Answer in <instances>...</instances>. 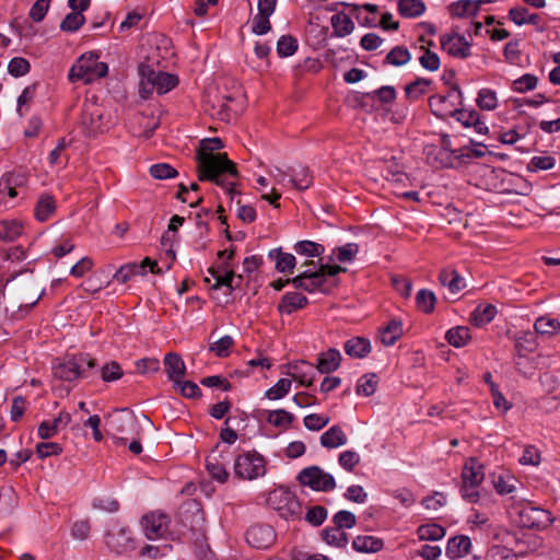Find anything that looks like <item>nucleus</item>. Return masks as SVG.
<instances>
[{
	"mask_svg": "<svg viewBox=\"0 0 560 560\" xmlns=\"http://www.w3.org/2000/svg\"><path fill=\"white\" fill-rule=\"evenodd\" d=\"M223 148L220 138H209L200 141L197 150V172L199 180H209L225 188L226 194L234 198L240 195L233 182H226L228 177H237L238 172L235 164L228 159L226 153H219Z\"/></svg>",
	"mask_w": 560,
	"mask_h": 560,
	"instance_id": "1",
	"label": "nucleus"
},
{
	"mask_svg": "<svg viewBox=\"0 0 560 560\" xmlns=\"http://www.w3.org/2000/svg\"><path fill=\"white\" fill-rule=\"evenodd\" d=\"M108 67L98 61V56L93 52L83 54L71 67L68 78L71 82L82 81L92 83L107 74Z\"/></svg>",
	"mask_w": 560,
	"mask_h": 560,
	"instance_id": "2",
	"label": "nucleus"
},
{
	"mask_svg": "<svg viewBox=\"0 0 560 560\" xmlns=\"http://www.w3.org/2000/svg\"><path fill=\"white\" fill-rule=\"evenodd\" d=\"M112 121L106 110L94 102H86L82 109L80 126L86 137H96L110 128Z\"/></svg>",
	"mask_w": 560,
	"mask_h": 560,
	"instance_id": "3",
	"label": "nucleus"
},
{
	"mask_svg": "<svg viewBox=\"0 0 560 560\" xmlns=\"http://www.w3.org/2000/svg\"><path fill=\"white\" fill-rule=\"evenodd\" d=\"M141 75V92L151 93L155 90L159 94H165L178 84V79L174 74L163 71H156L149 65H141L139 67Z\"/></svg>",
	"mask_w": 560,
	"mask_h": 560,
	"instance_id": "4",
	"label": "nucleus"
},
{
	"mask_svg": "<svg viewBox=\"0 0 560 560\" xmlns=\"http://www.w3.org/2000/svg\"><path fill=\"white\" fill-rule=\"evenodd\" d=\"M485 479L483 466L476 459L469 458L462 471L460 493L463 499L477 502L479 499V486Z\"/></svg>",
	"mask_w": 560,
	"mask_h": 560,
	"instance_id": "5",
	"label": "nucleus"
},
{
	"mask_svg": "<svg viewBox=\"0 0 560 560\" xmlns=\"http://www.w3.org/2000/svg\"><path fill=\"white\" fill-rule=\"evenodd\" d=\"M268 503L284 520H300L302 505L295 494L285 488L275 489L269 493Z\"/></svg>",
	"mask_w": 560,
	"mask_h": 560,
	"instance_id": "6",
	"label": "nucleus"
},
{
	"mask_svg": "<svg viewBox=\"0 0 560 560\" xmlns=\"http://www.w3.org/2000/svg\"><path fill=\"white\" fill-rule=\"evenodd\" d=\"M83 366L93 369L95 360L89 354L67 357L54 365V376L65 382H73L83 376Z\"/></svg>",
	"mask_w": 560,
	"mask_h": 560,
	"instance_id": "7",
	"label": "nucleus"
},
{
	"mask_svg": "<svg viewBox=\"0 0 560 560\" xmlns=\"http://www.w3.org/2000/svg\"><path fill=\"white\" fill-rule=\"evenodd\" d=\"M109 430L116 444H126L129 438L139 435V424L135 415L126 410H120L112 417Z\"/></svg>",
	"mask_w": 560,
	"mask_h": 560,
	"instance_id": "8",
	"label": "nucleus"
},
{
	"mask_svg": "<svg viewBox=\"0 0 560 560\" xmlns=\"http://www.w3.org/2000/svg\"><path fill=\"white\" fill-rule=\"evenodd\" d=\"M235 475L245 480H254L266 474V460L257 452L238 455L234 463Z\"/></svg>",
	"mask_w": 560,
	"mask_h": 560,
	"instance_id": "9",
	"label": "nucleus"
},
{
	"mask_svg": "<svg viewBox=\"0 0 560 560\" xmlns=\"http://www.w3.org/2000/svg\"><path fill=\"white\" fill-rule=\"evenodd\" d=\"M301 485L307 486L315 491H331L336 487L334 477L318 466H311L302 469L298 476Z\"/></svg>",
	"mask_w": 560,
	"mask_h": 560,
	"instance_id": "10",
	"label": "nucleus"
},
{
	"mask_svg": "<svg viewBox=\"0 0 560 560\" xmlns=\"http://www.w3.org/2000/svg\"><path fill=\"white\" fill-rule=\"evenodd\" d=\"M170 522V516L166 513L154 511L142 516L141 527L148 539L156 540L167 534Z\"/></svg>",
	"mask_w": 560,
	"mask_h": 560,
	"instance_id": "11",
	"label": "nucleus"
},
{
	"mask_svg": "<svg viewBox=\"0 0 560 560\" xmlns=\"http://www.w3.org/2000/svg\"><path fill=\"white\" fill-rule=\"evenodd\" d=\"M553 522L550 512L533 505H525L518 511V523L526 528L545 529Z\"/></svg>",
	"mask_w": 560,
	"mask_h": 560,
	"instance_id": "12",
	"label": "nucleus"
},
{
	"mask_svg": "<svg viewBox=\"0 0 560 560\" xmlns=\"http://www.w3.org/2000/svg\"><path fill=\"white\" fill-rule=\"evenodd\" d=\"M460 92H451L445 95H433L429 98V106L434 116L441 119L454 117L457 113V104L460 100Z\"/></svg>",
	"mask_w": 560,
	"mask_h": 560,
	"instance_id": "13",
	"label": "nucleus"
},
{
	"mask_svg": "<svg viewBox=\"0 0 560 560\" xmlns=\"http://www.w3.org/2000/svg\"><path fill=\"white\" fill-rule=\"evenodd\" d=\"M247 542L257 549H266L276 541V533L270 525L256 524L246 532Z\"/></svg>",
	"mask_w": 560,
	"mask_h": 560,
	"instance_id": "14",
	"label": "nucleus"
},
{
	"mask_svg": "<svg viewBox=\"0 0 560 560\" xmlns=\"http://www.w3.org/2000/svg\"><path fill=\"white\" fill-rule=\"evenodd\" d=\"M441 48L450 56L465 59L470 55V45L457 33H446L440 37Z\"/></svg>",
	"mask_w": 560,
	"mask_h": 560,
	"instance_id": "15",
	"label": "nucleus"
},
{
	"mask_svg": "<svg viewBox=\"0 0 560 560\" xmlns=\"http://www.w3.org/2000/svg\"><path fill=\"white\" fill-rule=\"evenodd\" d=\"M230 463L229 451H213L206 458V467L210 476L217 481L223 483L229 478L226 465Z\"/></svg>",
	"mask_w": 560,
	"mask_h": 560,
	"instance_id": "16",
	"label": "nucleus"
},
{
	"mask_svg": "<svg viewBox=\"0 0 560 560\" xmlns=\"http://www.w3.org/2000/svg\"><path fill=\"white\" fill-rule=\"evenodd\" d=\"M291 283L295 289H302L308 293L317 290H324V276L322 272L315 271H303L295 278L291 279Z\"/></svg>",
	"mask_w": 560,
	"mask_h": 560,
	"instance_id": "17",
	"label": "nucleus"
},
{
	"mask_svg": "<svg viewBox=\"0 0 560 560\" xmlns=\"http://www.w3.org/2000/svg\"><path fill=\"white\" fill-rule=\"evenodd\" d=\"M513 539L514 544H510L516 556L534 553L541 547V538L534 534L521 533V535L514 536Z\"/></svg>",
	"mask_w": 560,
	"mask_h": 560,
	"instance_id": "18",
	"label": "nucleus"
},
{
	"mask_svg": "<svg viewBox=\"0 0 560 560\" xmlns=\"http://www.w3.org/2000/svg\"><path fill=\"white\" fill-rule=\"evenodd\" d=\"M312 363L306 361H298L289 364L288 375L292 380L298 381L303 386H311L314 382L316 371Z\"/></svg>",
	"mask_w": 560,
	"mask_h": 560,
	"instance_id": "19",
	"label": "nucleus"
},
{
	"mask_svg": "<svg viewBox=\"0 0 560 560\" xmlns=\"http://www.w3.org/2000/svg\"><path fill=\"white\" fill-rule=\"evenodd\" d=\"M131 541L130 529L115 525L106 534V545L116 552L124 551Z\"/></svg>",
	"mask_w": 560,
	"mask_h": 560,
	"instance_id": "20",
	"label": "nucleus"
},
{
	"mask_svg": "<svg viewBox=\"0 0 560 560\" xmlns=\"http://www.w3.org/2000/svg\"><path fill=\"white\" fill-rule=\"evenodd\" d=\"M307 303L308 300L305 295L298 292H288L281 298V301L278 304V311L281 314L289 315L305 307Z\"/></svg>",
	"mask_w": 560,
	"mask_h": 560,
	"instance_id": "21",
	"label": "nucleus"
},
{
	"mask_svg": "<svg viewBox=\"0 0 560 560\" xmlns=\"http://www.w3.org/2000/svg\"><path fill=\"white\" fill-rule=\"evenodd\" d=\"M164 366L168 378L178 383L186 373V365L179 354L171 352L164 358Z\"/></svg>",
	"mask_w": 560,
	"mask_h": 560,
	"instance_id": "22",
	"label": "nucleus"
},
{
	"mask_svg": "<svg viewBox=\"0 0 560 560\" xmlns=\"http://www.w3.org/2000/svg\"><path fill=\"white\" fill-rule=\"evenodd\" d=\"M471 540L468 536H456L448 540L446 547V555L451 559H458L465 557L470 552Z\"/></svg>",
	"mask_w": 560,
	"mask_h": 560,
	"instance_id": "23",
	"label": "nucleus"
},
{
	"mask_svg": "<svg viewBox=\"0 0 560 560\" xmlns=\"http://www.w3.org/2000/svg\"><path fill=\"white\" fill-rule=\"evenodd\" d=\"M341 361V354L337 349H329L319 354L316 369L320 373H330L338 369Z\"/></svg>",
	"mask_w": 560,
	"mask_h": 560,
	"instance_id": "24",
	"label": "nucleus"
},
{
	"mask_svg": "<svg viewBox=\"0 0 560 560\" xmlns=\"http://www.w3.org/2000/svg\"><path fill=\"white\" fill-rule=\"evenodd\" d=\"M346 433L339 425H332L320 436V444L326 448H337L347 443Z\"/></svg>",
	"mask_w": 560,
	"mask_h": 560,
	"instance_id": "25",
	"label": "nucleus"
},
{
	"mask_svg": "<svg viewBox=\"0 0 560 560\" xmlns=\"http://www.w3.org/2000/svg\"><path fill=\"white\" fill-rule=\"evenodd\" d=\"M440 283L446 287L452 294H457L465 288V280L456 270L444 269L439 276Z\"/></svg>",
	"mask_w": 560,
	"mask_h": 560,
	"instance_id": "26",
	"label": "nucleus"
},
{
	"mask_svg": "<svg viewBox=\"0 0 560 560\" xmlns=\"http://www.w3.org/2000/svg\"><path fill=\"white\" fill-rule=\"evenodd\" d=\"M269 258L276 261V269L282 273H292L296 259L292 254L283 253L280 248L269 252Z\"/></svg>",
	"mask_w": 560,
	"mask_h": 560,
	"instance_id": "27",
	"label": "nucleus"
},
{
	"mask_svg": "<svg viewBox=\"0 0 560 560\" xmlns=\"http://www.w3.org/2000/svg\"><path fill=\"white\" fill-rule=\"evenodd\" d=\"M334 30V35L337 37H345L351 34L354 30V23L351 18L345 12H338L330 19Z\"/></svg>",
	"mask_w": 560,
	"mask_h": 560,
	"instance_id": "28",
	"label": "nucleus"
},
{
	"mask_svg": "<svg viewBox=\"0 0 560 560\" xmlns=\"http://www.w3.org/2000/svg\"><path fill=\"white\" fill-rule=\"evenodd\" d=\"M56 211V200L52 196L44 194L42 195L35 206L34 213L35 218L40 221H47Z\"/></svg>",
	"mask_w": 560,
	"mask_h": 560,
	"instance_id": "29",
	"label": "nucleus"
},
{
	"mask_svg": "<svg viewBox=\"0 0 560 560\" xmlns=\"http://www.w3.org/2000/svg\"><path fill=\"white\" fill-rule=\"evenodd\" d=\"M454 117L465 127H474L480 135L488 132V127L485 122L480 121L479 114L476 110H460L457 108Z\"/></svg>",
	"mask_w": 560,
	"mask_h": 560,
	"instance_id": "30",
	"label": "nucleus"
},
{
	"mask_svg": "<svg viewBox=\"0 0 560 560\" xmlns=\"http://www.w3.org/2000/svg\"><path fill=\"white\" fill-rule=\"evenodd\" d=\"M289 176V182L294 188L299 190H305L310 188L313 183V176L306 166L300 165L298 167L290 168Z\"/></svg>",
	"mask_w": 560,
	"mask_h": 560,
	"instance_id": "31",
	"label": "nucleus"
},
{
	"mask_svg": "<svg viewBox=\"0 0 560 560\" xmlns=\"http://www.w3.org/2000/svg\"><path fill=\"white\" fill-rule=\"evenodd\" d=\"M478 11L475 0H459L448 5L450 14L458 19L475 16Z\"/></svg>",
	"mask_w": 560,
	"mask_h": 560,
	"instance_id": "32",
	"label": "nucleus"
},
{
	"mask_svg": "<svg viewBox=\"0 0 560 560\" xmlns=\"http://www.w3.org/2000/svg\"><path fill=\"white\" fill-rule=\"evenodd\" d=\"M345 351L352 358H364L371 351V343L368 339L355 337L345 343Z\"/></svg>",
	"mask_w": 560,
	"mask_h": 560,
	"instance_id": "33",
	"label": "nucleus"
},
{
	"mask_svg": "<svg viewBox=\"0 0 560 560\" xmlns=\"http://www.w3.org/2000/svg\"><path fill=\"white\" fill-rule=\"evenodd\" d=\"M497 308L492 304L478 305L470 315V322L477 327L489 324L495 316Z\"/></svg>",
	"mask_w": 560,
	"mask_h": 560,
	"instance_id": "34",
	"label": "nucleus"
},
{
	"mask_svg": "<svg viewBox=\"0 0 560 560\" xmlns=\"http://www.w3.org/2000/svg\"><path fill=\"white\" fill-rule=\"evenodd\" d=\"M402 335L401 323L397 319H392L386 327L380 331V340L386 346H393Z\"/></svg>",
	"mask_w": 560,
	"mask_h": 560,
	"instance_id": "35",
	"label": "nucleus"
},
{
	"mask_svg": "<svg viewBox=\"0 0 560 560\" xmlns=\"http://www.w3.org/2000/svg\"><path fill=\"white\" fill-rule=\"evenodd\" d=\"M266 421L275 428L287 430L294 421V416L284 409L269 410Z\"/></svg>",
	"mask_w": 560,
	"mask_h": 560,
	"instance_id": "36",
	"label": "nucleus"
},
{
	"mask_svg": "<svg viewBox=\"0 0 560 560\" xmlns=\"http://www.w3.org/2000/svg\"><path fill=\"white\" fill-rule=\"evenodd\" d=\"M445 339L453 347L462 348L470 341L471 336L468 327L457 326L446 331Z\"/></svg>",
	"mask_w": 560,
	"mask_h": 560,
	"instance_id": "37",
	"label": "nucleus"
},
{
	"mask_svg": "<svg viewBox=\"0 0 560 560\" xmlns=\"http://www.w3.org/2000/svg\"><path fill=\"white\" fill-rule=\"evenodd\" d=\"M23 232V225L18 220L0 221V241L12 242Z\"/></svg>",
	"mask_w": 560,
	"mask_h": 560,
	"instance_id": "38",
	"label": "nucleus"
},
{
	"mask_svg": "<svg viewBox=\"0 0 560 560\" xmlns=\"http://www.w3.org/2000/svg\"><path fill=\"white\" fill-rule=\"evenodd\" d=\"M352 547L359 552H376L383 548V541L373 536H358L353 539Z\"/></svg>",
	"mask_w": 560,
	"mask_h": 560,
	"instance_id": "39",
	"label": "nucleus"
},
{
	"mask_svg": "<svg viewBox=\"0 0 560 560\" xmlns=\"http://www.w3.org/2000/svg\"><path fill=\"white\" fill-rule=\"evenodd\" d=\"M534 328L537 334L552 336L560 331V322L549 316H541L536 319Z\"/></svg>",
	"mask_w": 560,
	"mask_h": 560,
	"instance_id": "40",
	"label": "nucleus"
},
{
	"mask_svg": "<svg viewBox=\"0 0 560 560\" xmlns=\"http://www.w3.org/2000/svg\"><path fill=\"white\" fill-rule=\"evenodd\" d=\"M425 10L421 0H399L398 11L406 18H416L421 15Z\"/></svg>",
	"mask_w": 560,
	"mask_h": 560,
	"instance_id": "41",
	"label": "nucleus"
},
{
	"mask_svg": "<svg viewBox=\"0 0 560 560\" xmlns=\"http://www.w3.org/2000/svg\"><path fill=\"white\" fill-rule=\"evenodd\" d=\"M420 540H439L445 536V529L439 524L421 525L417 530Z\"/></svg>",
	"mask_w": 560,
	"mask_h": 560,
	"instance_id": "42",
	"label": "nucleus"
},
{
	"mask_svg": "<svg viewBox=\"0 0 560 560\" xmlns=\"http://www.w3.org/2000/svg\"><path fill=\"white\" fill-rule=\"evenodd\" d=\"M411 59L409 50L402 46L394 47L386 56L385 61L394 67L408 63Z\"/></svg>",
	"mask_w": 560,
	"mask_h": 560,
	"instance_id": "43",
	"label": "nucleus"
},
{
	"mask_svg": "<svg viewBox=\"0 0 560 560\" xmlns=\"http://www.w3.org/2000/svg\"><path fill=\"white\" fill-rule=\"evenodd\" d=\"M294 250L306 257H319L325 248L322 244L312 241H300L294 245Z\"/></svg>",
	"mask_w": 560,
	"mask_h": 560,
	"instance_id": "44",
	"label": "nucleus"
},
{
	"mask_svg": "<svg viewBox=\"0 0 560 560\" xmlns=\"http://www.w3.org/2000/svg\"><path fill=\"white\" fill-rule=\"evenodd\" d=\"M435 302V294L430 290L421 289L416 295V303L418 308L427 314L434 310Z\"/></svg>",
	"mask_w": 560,
	"mask_h": 560,
	"instance_id": "45",
	"label": "nucleus"
},
{
	"mask_svg": "<svg viewBox=\"0 0 560 560\" xmlns=\"http://www.w3.org/2000/svg\"><path fill=\"white\" fill-rule=\"evenodd\" d=\"M84 22L85 18L83 13L79 11H72L68 13L61 21L60 28L63 32H75L84 24Z\"/></svg>",
	"mask_w": 560,
	"mask_h": 560,
	"instance_id": "46",
	"label": "nucleus"
},
{
	"mask_svg": "<svg viewBox=\"0 0 560 560\" xmlns=\"http://www.w3.org/2000/svg\"><path fill=\"white\" fill-rule=\"evenodd\" d=\"M292 381L280 378L272 387L266 390L265 396L270 400L283 398L291 389Z\"/></svg>",
	"mask_w": 560,
	"mask_h": 560,
	"instance_id": "47",
	"label": "nucleus"
},
{
	"mask_svg": "<svg viewBox=\"0 0 560 560\" xmlns=\"http://www.w3.org/2000/svg\"><path fill=\"white\" fill-rule=\"evenodd\" d=\"M142 273V266L137 262H130L121 266L114 275V279L119 283L128 282L132 277Z\"/></svg>",
	"mask_w": 560,
	"mask_h": 560,
	"instance_id": "48",
	"label": "nucleus"
},
{
	"mask_svg": "<svg viewBox=\"0 0 560 560\" xmlns=\"http://www.w3.org/2000/svg\"><path fill=\"white\" fill-rule=\"evenodd\" d=\"M323 536L324 540L331 546L345 547L348 544L347 534L336 526L332 528L325 529L323 532Z\"/></svg>",
	"mask_w": 560,
	"mask_h": 560,
	"instance_id": "49",
	"label": "nucleus"
},
{
	"mask_svg": "<svg viewBox=\"0 0 560 560\" xmlns=\"http://www.w3.org/2000/svg\"><path fill=\"white\" fill-rule=\"evenodd\" d=\"M298 40L290 35H283L277 43V52L280 57H290L298 50Z\"/></svg>",
	"mask_w": 560,
	"mask_h": 560,
	"instance_id": "50",
	"label": "nucleus"
},
{
	"mask_svg": "<svg viewBox=\"0 0 560 560\" xmlns=\"http://www.w3.org/2000/svg\"><path fill=\"white\" fill-rule=\"evenodd\" d=\"M477 104L485 110L494 109L498 106L497 93L490 89H481L478 93Z\"/></svg>",
	"mask_w": 560,
	"mask_h": 560,
	"instance_id": "51",
	"label": "nucleus"
},
{
	"mask_svg": "<svg viewBox=\"0 0 560 560\" xmlns=\"http://www.w3.org/2000/svg\"><path fill=\"white\" fill-rule=\"evenodd\" d=\"M233 345V338L226 335L211 343L209 350L215 353V355L219 358H225L230 354Z\"/></svg>",
	"mask_w": 560,
	"mask_h": 560,
	"instance_id": "52",
	"label": "nucleus"
},
{
	"mask_svg": "<svg viewBox=\"0 0 560 560\" xmlns=\"http://www.w3.org/2000/svg\"><path fill=\"white\" fill-rule=\"evenodd\" d=\"M538 83V78L534 74L526 73L513 81V90L518 93L533 91Z\"/></svg>",
	"mask_w": 560,
	"mask_h": 560,
	"instance_id": "53",
	"label": "nucleus"
},
{
	"mask_svg": "<svg viewBox=\"0 0 560 560\" xmlns=\"http://www.w3.org/2000/svg\"><path fill=\"white\" fill-rule=\"evenodd\" d=\"M150 175L156 179H167L177 176V171L167 163H158L150 166Z\"/></svg>",
	"mask_w": 560,
	"mask_h": 560,
	"instance_id": "54",
	"label": "nucleus"
},
{
	"mask_svg": "<svg viewBox=\"0 0 560 560\" xmlns=\"http://www.w3.org/2000/svg\"><path fill=\"white\" fill-rule=\"evenodd\" d=\"M555 164L556 161L550 155H536L532 158L527 168L529 172L547 171L552 168Z\"/></svg>",
	"mask_w": 560,
	"mask_h": 560,
	"instance_id": "55",
	"label": "nucleus"
},
{
	"mask_svg": "<svg viewBox=\"0 0 560 560\" xmlns=\"http://www.w3.org/2000/svg\"><path fill=\"white\" fill-rule=\"evenodd\" d=\"M359 246L354 243H348L334 249V255L340 262L351 261L358 254Z\"/></svg>",
	"mask_w": 560,
	"mask_h": 560,
	"instance_id": "56",
	"label": "nucleus"
},
{
	"mask_svg": "<svg viewBox=\"0 0 560 560\" xmlns=\"http://www.w3.org/2000/svg\"><path fill=\"white\" fill-rule=\"evenodd\" d=\"M330 421L328 416L310 413L304 417V425L311 431H319L325 428Z\"/></svg>",
	"mask_w": 560,
	"mask_h": 560,
	"instance_id": "57",
	"label": "nucleus"
},
{
	"mask_svg": "<svg viewBox=\"0 0 560 560\" xmlns=\"http://www.w3.org/2000/svg\"><path fill=\"white\" fill-rule=\"evenodd\" d=\"M30 62L22 57H14L8 65L9 73L13 77H22L30 72Z\"/></svg>",
	"mask_w": 560,
	"mask_h": 560,
	"instance_id": "58",
	"label": "nucleus"
},
{
	"mask_svg": "<svg viewBox=\"0 0 560 560\" xmlns=\"http://www.w3.org/2000/svg\"><path fill=\"white\" fill-rule=\"evenodd\" d=\"M334 524L336 527L343 528H352L357 523L355 515L347 510H341L334 515Z\"/></svg>",
	"mask_w": 560,
	"mask_h": 560,
	"instance_id": "59",
	"label": "nucleus"
},
{
	"mask_svg": "<svg viewBox=\"0 0 560 560\" xmlns=\"http://www.w3.org/2000/svg\"><path fill=\"white\" fill-rule=\"evenodd\" d=\"M209 273L215 280V283L213 284V289H219L221 287H228L230 289V291L233 290L232 282L234 279V272L232 269H228V270H225L224 275H220L213 268H210Z\"/></svg>",
	"mask_w": 560,
	"mask_h": 560,
	"instance_id": "60",
	"label": "nucleus"
},
{
	"mask_svg": "<svg viewBox=\"0 0 560 560\" xmlns=\"http://www.w3.org/2000/svg\"><path fill=\"white\" fill-rule=\"evenodd\" d=\"M421 48L423 49V54L419 58L420 65L429 71H436L440 68L439 56L429 48H424L423 46Z\"/></svg>",
	"mask_w": 560,
	"mask_h": 560,
	"instance_id": "61",
	"label": "nucleus"
},
{
	"mask_svg": "<svg viewBox=\"0 0 560 560\" xmlns=\"http://www.w3.org/2000/svg\"><path fill=\"white\" fill-rule=\"evenodd\" d=\"M101 376L104 382L117 381L122 376V370L117 362L112 361L102 368Z\"/></svg>",
	"mask_w": 560,
	"mask_h": 560,
	"instance_id": "62",
	"label": "nucleus"
},
{
	"mask_svg": "<svg viewBox=\"0 0 560 560\" xmlns=\"http://www.w3.org/2000/svg\"><path fill=\"white\" fill-rule=\"evenodd\" d=\"M376 388V380L375 375H364L362 376L357 385V394L363 396H371Z\"/></svg>",
	"mask_w": 560,
	"mask_h": 560,
	"instance_id": "63",
	"label": "nucleus"
},
{
	"mask_svg": "<svg viewBox=\"0 0 560 560\" xmlns=\"http://www.w3.org/2000/svg\"><path fill=\"white\" fill-rule=\"evenodd\" d=\"M429 84L430 81L427 79H417L416 81L406 86V94L408 97L418 98L425 93Z\"/></svg>",
	"mask_w": 560,
	"mask_h": 560,
	"instance_id": "64",
	"label": "nucleus"
}]
</instances>
